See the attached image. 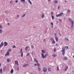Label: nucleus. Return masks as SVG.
Here are the masks:
<instances>
[{"label":"nucleus","instance_id":"nucleus-1","mask_svg":"<svg viewBox=\"0 0 74 74\" xmlns=\"http://www.w3.org/2000/svg\"><path fill=\"white\" fill-rule=\"evenodd\" d=\"M69 19L70 22L71 23V28H73V27L74 26V21H72V19L71 18H69Z\"/></svg>","mask_w":74,"mask_h":74},{"label":"nucleus","instance_id":"nucleus-44","mask_svg":"<svg viewBox=\"0 0 74 74\" xmlns=\"http://www.w3.org/2000/svg\"><path fill=\"white\" fill-rule=\"evenodd\" d=\"M16 48V47L15 46H13V48Z\"/></svg>","mask_w":74,"mask_h":74},{"label":"nucleus","instance_id":"nucleus-39","mask_svg":"<svg viewBox=\"0 0 74 74\" xmlns=\"http://www.w3.org/2000/svg\"><path fill=\"white\" fill-rule=\"evenodd\" d=\"M0 33H2V30L1 29H0Z\"/></svg>","mask_w":74,"mask_h":74},{"label":"nucleus","instance_id":"nucleus-16","mask_svg":"<svg viewBox=\"0 0 74 74\" xmlns=\"http://www.w3.org/2000/svg\"><path fill=\"white\" fill-rule=\"evenodd\" d=\"M52 56L53 57H56V54H52Z\"/></svg>","mask_w":74,"mask_h":74},{"label":"nucleus","instance_id":"nucleus-53","mask_svg":"<svg viewBox=\"0 0 74 74\" xmlns=\"http://www.w3.org/2000/svg\"><path fill=\"white\" fill-rule=\"evenodd\" d=\"M51 25H53V23H51Z\"/></svg>","mask_w":74,"mask_h":74},{"label":"nucleus","instance_id":"nucleus-49","mask_svg":"<svg viewBox=\"0 0 74 74\" xmlns=\"http://www.w3.org/2000/svg\"><path fill=\"white\" fill-rule=\"evenodd\" d=\"M59 21L60 22H62V20H61V19H60Z\"/></svg>","mask_w":74,"mask_h":74},{"label":"nucleus","instance_id":"nucleus-14","mask_svg":"<svg viewBox=\"0 0 74 74\" xmlns=\"http://www.w3.org/2000/svg\"><path fill=\"white\" fill-rule=\"evenodd\" d=\"M11 73H14V70L13 69H12L10 71Z\"/></svg>","mask_w":74,"mask_h":74},{"label":"nucleus","instance_id":"nucleus-59","mask_svg":"<svg viewBox=\"0 0 74 74\" xmlns=\"http://www.w3.org/2000/svg\"><path fill=\"white\" fill-rule=\"evenodd\" d=\"M44 41H45V39H44Z\"/></svg>","mask_w":74,"mask_h":74},{"label":"nucleus","instance_id":"nucleus-45","mask_svg":"<svg viewBox=\"0 0 74 74\" xmlns=\"http://www.w3.org/2000/svg\"><path fill=\"white\" fill-rule=\"evenodd\" d=\"M3 46H2L1 45H0V47L1 48L2 47H3Z\"/></svg>","mask_w":74,"mask_h":74},{"label":"nucleus","instance_id":"nucleus-58","mask_svg":"<svg viewBox=\"0 0 74 74\" xmlns=\"http://www.w3.org/2000/svg\"><path fill=\"white\" fill-rule=\"evenodd\" d=\"M1 64L0 63V66H1Z\"/></svg>","mask_w":74,"mask_h":74},{"label":"nucleus","instance_id":"nucleus-34","mask_svg":"<svg viewBox=\"0 0 74 74\" xmlns=\"http://www.w3.org/2000/svg\"><path fill=\"white\" fill-rule=\"evenodd\" d=\"M13 1H10V4H12V3H13Z\"/></svg>","mask_w":74,"mask_h":74},{"label":"nucleus","instance_id":"nucleus-11","mask_svg":"<svg viewBox=\"0 0 74 74\" xmlns=\"http://www.w3.org/2000/svg\"><path fill=\"white\" fill-rule=\"evenodd\" d=\"M10 61H11V59L9 58H8L7 60V62H10Z\"/></svg>","mask_w":74,"mask_h":74},{"label":"nucleus","instance_id":"nucleus-30","mask_svg":"<svg viewBox=\"0 0 74 74\" xmlns=\"http://www.w3.org/2000/svg\"><path fill=\"white\" fill-rule=\"evenodd\" d=\"M42 52L43 53H45V51L43 50H42Z\"/></svg>","mask_w":74,"mask_h":74},{"label":"nucleus","instance_id":"nucleus-29","mask_svg":"<svg viewBox=\"0 0 74 74\" xmlns=\"http://www.w3.org/2000/svg\"><path fill=\"white\" fill-rule=\"evenodd\" d=\"M1 45L2 46L4 45V43L3 42H1Z\"/></svg>","mask_w":74,"mask_h":74},{"label":"nucleus","instance_id":"nucleus-25","mask_svg":"<svg viewBox=\"0 0 74 74\" xmlns=\"http://www.w3.org/2000/svg\"><path fill=\"white\" fill-rule=\"evenodd\" d=\"M50 40H51V41H53L54 40V39H53V38L52 37H51L50 38Z\"/></svg>","mask_w":74,"mask_h":74},{"label":"nucleus","instance_id":"nucleus-57","mask_svg":"<svg viewBox=\"0 0 74 74\" xmlns=\"http://www.w3.org/2000/svg\"><path fill=\"white\" fill-rule=\"evenodd\" d=\"M17 17H18V18H19V15H17Z\"/></svg>","mask_w":74,"mask_h":74},{"label":"nucleus","instance_id":"nucleus-31","mask_svg":"<svg viewBox=\"0 0 74 74\" xmlns=\"http://www.w3.org/2000/svg\"><path fill=\"white\" fill-rule=\"evenodd\" d=\"M68 59V58H67V57H65V60H67Z\"/></svg>","mask_w":74,"mask_h":74},{"label":"nucleus","instance_id":"nucleus-15","mask_svg":"<svg viewBox=\"0 0 74 74\" xmlns=\"http://www.w3.org/2000/svg\"><path fill=\"white\" fill-rule=\"evenodd\" d=\"M11 51V49H8V51H7V52H10Z\"/></svg>","mask_w":74,"mask_h":74},{"label":"nucleus","instance_id":"nucleus-26","mask_svg":"<svg viewBox=\"0 0 74 74\" xmlns=\"http://www.w3.org/2000/svg\"><path fill=\"white\" fill-rule=\"evenodd\" d=\"M41 17H42V18H44V14L43 13L42 14V15Z\"/></svg>","mask_w":74,"mask_h":74},{"label":"nucleus","instance_id":"nucleus-33","mask_svg":"<svg viewBox=\"0 0 74 74\" xmlns=\"http://www.w3.org/2000/svg\"><path fill=\"white\" fill-rule=\"evenodd\" d=\"M25 15H26L25 14H24L23 16H21L22 18H24V16H25Z\"/></svg>","mask_w":74,"mask_h":74},{"label":"nucleus","instance_id":"nucleus-50","mask_svg":"<svg viewBox=\"0 0 74 74\" xmlns=\"http://www.w3.org/2000/svg\"><path fill=\"white\" fill-rule=\"evenodd\" d=\"M56 51V49H54V52H55V51Z\"/></svg>","mask_w":74,"mask_h":74},{"label":"nucleus","instance_id":"nucleus-51","mask_svg":"<svg viewBox=\"0 0 74 74\" xmlns=\"http://www.w3.org/2000/svg\"><path fill=\"white\" fill-rule=\"evenodd\" d=\"M32 49H34V46H33L32 47Z\"/></svg>","mask_w":74,"mask_h":74},{"label":"nucleus","instance_id":"nucleus-8","mask_svg":"<svg viewBox=\"0 0 74 74\" xmlns=\"http://www.w3.org/2000/svg\"><path fill=\"white\" fill-rule=\"evenodd\" d=\"M41 56L42 58H45V56H44V54L42 53H41Z\"/></svg>","mask_w":74,"mask_h":74},{"label":"nucleus","instance_id":"nucleus-46","mask_svg":"<svg viewBox=\"0 0 74 74\" xmlns=\"http://www.w3.org/2000/svg\"><path fill=\"white\" fill-rule=\"evenodd\" d=\"M19 70V67H18V68L17 69V71H18V70Z\"/></svg>","mask_w":74,"mask_h":74},{"label":"nucleus","instance_id":"nucleus-21","mask_svg":"<svg viewBox=\"0 0 74 74\" xmlns=\"http://www.w3.org/2000/svg\"><path fill=\"white\" fill-rule=\"evenodd\" d=\"M29 48L28 46H26V47L25 48V51H27V49Z\"/></svg>","mask_w":74,"mask_h":74},{"label":"nucleus","instance_id":"nucleus-20","mask_svg":"<svg viewBox=\"0 0 74 74\" xmlns=\"http://www.w3.org/2000/svg\"><path fill=\"white\" fill-rule=\"evenodd\" d=\"M3 73V70L2 69H0V73Z\"/></svg>","mask_w":74,"mask_h":74},{"label":"nucleus","instance_id":"nucleus-17","mask_svg":"<svg viewBox=\"0 0 74 74\" xmlns=\"http://www.w3.org/2000/svg\"><path fill=\"white\" fill-rule=\"evenodd\" d=\"M71 12V11L69 9H68L67 10V12L68 13H70Z\"/></svg>","mask_w":74,"mask_h":74},{"label":"nucleus","instance_id":"nucleus-18","mask_svg":"<svg viewBox=\"0 0 74 74\" xmlns=\"http://www.w3.org/2000/svg\"><path fill=\"white\" fill-rule=\"evenodd\" d=\"M54 3H56V4H57L58 3V1L57 0H55L54 1Z\"/></svg>","mask_w":74,"mask_h":74},{"label":"nucleus","instance_id":"nucleus-54","mask_svg":"<svg viewBox=\"0 0 74 74\" xmlns=\"http://www.w3.org/2000/svg\"><path fill=\"white\" fill-rule=\"evenodd\" d=\"M34 66H37V64H35Z\"/></svg>","mask_w":74,"mask_h":74},{"label":"nucleus","instance_id":"nucleus-63","mask_svg":"<svg viewBox=\"0 0 74 74\" xmlns=\"http://www.w3.org/2000/svg\"><path fill=\"white\" fill-rule=\"evenodd\" d=\"M56 46H57V45H58V44H56Z\"/></svg>","mask_w":74,"mask_h":74},{"label":"nucleus","instance_id":"nucleus-5","mask_svg":"<svg viewBox=\"0 0 74 74\" xmlns=\"http://www.w3.org/2000/svg\"><path fill=\"white\" fill-rule=\"evenodd\" d=\"M22 49H21V50H20V52L21 53V57H23V53L22 51Z\"/></svg>","mask_w":74,"mask_h":74},{"label":"nucleus","instance_id":"nucleus-27","mask_svg":"<svg viewBox=\"0 0 74 74\" xmlns=\"http://www.w3.org/2000/svg\"><path fill=\"white\" fill-rule=\"evenodd\" d=\"M48 56V54H46L45 56V58H46Z\"/></svg>","mask_w":74,"mask_h":74},{"label":"nucleus","instance_id":"nucleus-48","mask_svg":"<svg viewBox=\"0 0 74 74\" xmlns=\"http://www.w3.org/2000/svg\"><path fill=\"white\" fill-rule=\"evenodd\" d=\"M0 28H1V29H2V26H1V25H0Z\"/></svg>","mask_w":74,"mask_h":74},{"label":"nucleus","instance_id":"nucleus-38","mask_svg":"<svg viewBox=\"0 0 74 74\" xmlns=\"http://www.w3.org/2000/svg\"><path fill=\"white\" fill-rule=\"evenodd\" d=\"M25 0H21V1L22 2H25Z\"/></svg>","mask_w":74,"mask_h":74},{"label":"nucleus","instance_id":"nucleus-35","mask_svg":"<svg viewBox=\"0 0 74 74\" xmlns=\"http://www.w3.org/2000/svg\"><path fill=\"white\" fill-rule=\"evenodd\" d=\"M37 66H38H38H40V64H38V63H37Z\"/></svg>","mask_w":74,"mask_h":74},{"label":"nucleus","instance_id":"nucleus-22","mask_svg":"<svg viewBox=\"0 0 74 74\" xmlns=\"http://www.w3.org/2000/svg\"><path fill=\"white\" fill-rule=\"evenodd\" d=\"M52 43L53 44H55V40H53Z\"/></svg>","mask_w":74,"mask_h":74},{"label":"nucleus","instance_id":"nucleus-37","mask_svg":"<svg viewBox=\"0 0 74 74\" xmlns=\"http://www.w3.org/2000/svg\"><path fill=\"white\" fill-rule=\"evenodd\" d=\"M3 71H5V68L4 67L3 68Z\"/></svg>","mask_w":74,"mask_h":74},{"label":"nucleus","instance_id":"nucleus-10","mask_svg":"<svg viewBox=\"0 0 74 74\" xmlns=\"http://www.w3.org/2000/svg\"><path fill=\"white\" fill-rule=\"evenodd\" d=\"M4 47H5L6 45H7V42H4Z\"/></svg>","mask_w":74,"mask_h":74},{"label":"nucleus","instance_id":"nucleus-7","mask_svg":"<svg viewBox=\"0 0 74 74\" xmlns=\"http://www.w3.org/2000/svg\"><path fill=\"white\" fill-rule=\"evenodd\" d=\"M14 62L15 64H16L17 65H18V66H19V63H18V62L17 60H16Z\"/></svg>","mask_w":74,"mask_h":74},{"label":"nucleus","instance_id":"nucleus-13","mask_svg":"<svg viewBox=\"0 0 74 74\" xmlns=\"http://www.w3.org/2000/svg\"><path fill=\"white\" fill-rule=\"evenodd\" d=\"M34 61L35 62H36V63H38V61H37V60L35 58L34 59Z\"/></svg>","mask_w":74,"mask_h":74},{"label":"nucleus","instance_id":"nucleus-24","mask_svg":"<svg viewBox=\"0 0 74 74\" xmlns=\"http://www.w3.org/2000/svg\"><path fill=\"white\" fill-rule=\"evenodd\" d=\"M28 1L29 3L30 4H32V2H31V1H30V0H28Z\"/></svg>","mask_w":74,"mask_h":74},{"label":"nucleus","instance_id":"nucleus-47","mask_svg":"<svg viewBox=\"0 0 74 74\" xmlns=\"http://www.w3.org/2000/svg\"><path fill=\"white\" fill-rule=\"evenodd\" d=\"M60 8V6H58V10H59V8Z\"/></svg>","mask_w":74,"mask_h":74},{"label":"nucleus","instance_id":"nucleus-62","mask_svg":"<svg viewBox=\"0 0 74 74\" xmlns=\"http://www.w3.org/2000/svg\"><path fill=\"white\" fill-rule=\"evenodd\" d=\"M51 27H53V26H52Z\"/></svg>","mask_w":74,"mask_h":74},{"label":"nucleus","instance_id":"nucleus-19","mask_svg":"<svg viewBox=\"0 0 74 74\" xmlns=\"http://www.w3.org/2000/svg\"><path fill=\"white\" fill-rule=\"evenodd\" d=\"M48 71H49V72H50V71H51V69L49 68H48Z\"/></svg>","mask_w":74,"mask_h":74},{"label":"nucleus","instance_id":"nucleus-9","mask_svg":"<svg viewBox=\"0 0 74 74\" xmlns=\"http://www.w3.org/2000/svg\"><path fill=\"white\" fill-rule=\"evenodd\" d=\"M27 66V64H25L23 65V67H26V66Z\"/></svg>","mask_w":74,"mask_h":74},{"label":"nucleus","instance_id":"nucleus-61","mask_svg":"<svg viewBox=\"0 0 74 74\" xmlns=\"http://www.w3.org/2000/svg\"><path fill=\"white\" fill-rule=\"evenodd\" d=\"M8 25H10V24L9 23H8Z\"/></svg>","mask_w":74,"mask_h":74},{"label":"nucleus","instance_id":"nucleus-28","mask_svg":"<svg viewBox=\"0 0 74 74\" xmlns=\"http://www.w3.org/2000/svg\"><path fill=\"white\" fill-rule=\"evenodd\" d=\"M65 49H68L69 48V47L65 46Z\"/></svg>","mask_w":74,"mask_h":74},{"label":"nucleus","instance_id":"nucleus-6","mask_svg":"<svg viewBox=\"0 0 74 74\" xmlns=\"http://www.w3.org/2000/svg\"><path fill=\"white\" fill-rule=\"evenodd\" d=\"M10 55V53L8 51H7L6 53L5 54V56H9Z\"/></svg>","mask_w":74,"mask_h":74},{"label":"nucleus","instance_id":"nucleus-4","mask_svg":"<svg viewBox=\"0 0 74 74\" xmlns=\"http://www.w3.org/2000/svg\"><path fill=\"white\" fill-rule=\"evenodd\" d=\"M47 71V68L45 67L43 68V72H46Z\"/></svg>","mask_w":74,"mask_h":74},{"label":"nucleus","instance_id":"nucleus-64","mask_svg":"<svg viewBox=\"0 0 74 74\" xmlns=\"http://www.w3.org/2000/svg\"><path fill=\"white\" fill-rule=\"evenodd\" d=\"M68 16H69V15H68Z\"/></svg>","mask_w":74,"mask_h":74},{"label":"nucleus","instance_id":"nucleus-56","mask_svg":"<svg viewBox=\"0 0 74 74\" xmlns=\"http://www.w3.org/2000/svg\"><path fill=\"white\" fill-rule=\"evenodd\" d=\"M53 14V13L52 12H51V15H52V14Z\"/></svg>","mask_w":74,"mask_h":74},{"label":"nucleus","instance_id":"nucleus-40","mask_svg":"<svg viewBox=\"0 0 74 74\" xmlns=\"http://www.w3.org/2000/svg\"><path fill=\"white\" fill-rule=\"evenodd\" d=\"M30 55V54H29V53H28L27 54H26V56H29V55Z\"/></svg>","mask_w":74,"mask_h":74},{"label":"nucleus","instance_id":"nucleus-43","mask_svg":"<svg viewBox=\"0 0 74 74\" xmlns=\"http://www.w3.org/2000/svg\"><path fill=\"white\" fill-rule=\"evenodd\" d=\"M54 35L56 37V35H57V34L56 33H54Z\"/></svg>","mask_w":74,"mask_h":74},{"label":"nucleus","instance_id":"nucleus-41","mask_svg":"<svg viewBox=\"0 0 74 74\" xmlns=\"http://www.w3.org/2000/svg\"><path fill=\"white\" fill-rule=\"evenodd\" d=\"M65 39H66V40H68V41H69V39H68V38H66Z\"/></svg>","mask_w":74,"mask_h":74},{"label":"nucleus","instance_id":"nucleus-55","mask_svg":"<svg viewBox=\"0 0 74 74\" xmlns=\"http://www.w3.org/2000/svg\"><path fill=\"white\" fill-rule=\"evenodd\" d=\"M59 35L60 36H61V34H60V33H59Z\"/></svg>","mask_w":74,"mask_h":74},{"label":"nucleus","instance_id":"nucleus-3","mask_svg":"<svg viewBox=\"0 0 74 74\" xmlns=\"http://www.w3.org/2000/svg\"><path fill=\"white\" fill-rule=\"evenodd\" d=\"M63 12L60 13L59 14H58V15H56V17H58L59 16H62V15H63Z\"/></svg>","mask_w":74,"mask_h":74},{"label":"nucleus","instance_id":"nucleus-52","mask_svg":"<svg viewBox=\"0 0 74 74\" xmlns=\"http://www.w3.org/2000/svg\"><path fill=\"white\" fill-rule=\"evenodd\" d=\"M18 1L16 0L15 1V3H18Z\"/></svg>","mask_w":74,"mask_h":74},{"label":"nucleus","instance_id":"nucleus-32","mask_svg":"<svg viewBox=\"0 0 74 74\" xmlns=\"http://www.w3.org/2000/svg\"><path fill=\"white\" fill-rule=\"evenodd\" d=\"M57 70L58 71H59V66H57Z\"/></svg>","mask_w":74,"mask_h":74},{"label":"nucleus","instance_id":"nucleus-36","mask_svg":"<svg viewBox=\"0 0 74 74\" xmlns=\"http://www.w3.org/2000/svg\"><path fill=\"white\" fill-rule=\"evenodd\" d=\"M38 70H39V71H40V70H41V68H40L39 67L38 68Z\"/></svg>","mask_w":74,"mask_h":74},{"label":"nucleus","instance_id":"nucleus-42","mask_svg":"<svg viewBox=\"0 0 74 74\" xmlns=\"http://www.w3.org/2000/svg\"><path fill=\"white\" fill-rule=\"evenodd\" d=\"M51 18L52 19H54V16H52Z\"/></svg>","mask_w":74,"mask_h":74},{"label":"nucleus","instance_id":"nucleus-12","mask_svg":"<svg viewBox=\"0 0 74 74\" xmlns=\"http://www.w3.org/2000/svg\"><path fill=\"white\" fill-rule=\"evenodd\" d=\"M55 40L56 41H58V38L56 36L55 37Z\"/></svg>","mask_w":74,"mask_h":74},{"label":"nucleus","instance_id":"nucleus-60","mask_svg":"<svg viewBox=\"0 0 74 74\" xmlns=\"http://www.w3.org/2000/svg\"><path fill=\"white\" fill-rule=\"evenodd\" d=\"M50 0H48V1H50Z\"/></svg>","mask_w":74,"mask_h":74},{"label":"nucleus","instance_id":"nucleus-2","mask_svg":"<svg viewBox=\"0 0 74 74\" xmlns=\"http://www.w3.org/2000/svg\"><path fill=\"white\" fill-rule=\"evenodd\" d=\"M62 55H64L65 54V48H63L62 49Z\"/></svg>","mask_w":74,"mask_h":74},{"label":"nucleus","instance_id":"nucleus-23","mask_svg":"<svg viewBox=\"0 0 74 74\" xmlns=\"http://www.w3.org/2000/svg\"><path fill=\"white\" fill-rule=\"evenodd\" d=\"M69 68L68 66H66L65 68V71H66V70H67V69Z\"/></svg>","mask_w":74,"mask_h":74}]
</instances>
